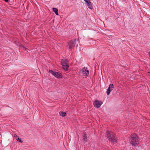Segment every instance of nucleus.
Here are the masks:
<instances>
[{
    "instance_id": "nucleus-1",
    "label": "nucleus",
    "mask_w": 150,
    "mask_h": 150,
    "mask_svg": "<svg viewBox=\"0 0 150 150\" xmlns=\"http://www.w3.org/2000/svg\"><path fill=\"white\" fill-rule=\"evenodd\" d=\"M129 140L130 144L132 146H136L139 144V137L135 133L131 134L129 138Z\"/></svg>"
},
{
    "instance_id": "nucleus-2",
    "label": "nucleus",
    "mask_w": 150,
    "mask_h": 150,
    "mask_svg": "<svg viewBox=\"0 0 150 150\" xmlns=\"http://www.w3.org/2000/svg\"><path fill=\"white\" fill-rule=\"evenodd\" d=\"M107 138L113 144H115L117 142V139L115 137V134L112 132H109L107 131L106 132Z\"/></svg>"
},
{
    "instance_id": "nucleus-3",
    "label": "nucleus",
    "mask_w": 150,
    "mask_h": 150,
    "mask_svg": "<svg viewBox=\"0 0 150 150\" xmlns=\"http://www.w3.org/2000/svg\"><path fill=\"white\" fill-rule=\"evenodd\" d=\"M76 43V39L72 40H70L68 43L69 48L71 49L75 47Z\"/></svg>"
},
{
    "instance_id": "nucleus-4",
    "label": "nucleus",
    "mask_w": 150,
    "mask_h": 150,
    "mask_svg": "<svg viewBox=\"0 0 150 150\" xmlns=\"http://www.w3.org/2000/svg\"><path fill=\"white\" fill-rule=\"evenodd\" d=\"M102 104L101 101H99L98 100H96L93 103V105L95 107L97 108L100 107Z\"/></svg>"
},
{
    "instance_id": "nucleus-5",
    "label": "nucleus",
    "mask_w": 150,
    "mask_h": 150,
    "mask_svg": "<svg viewBox=\"0 0 150 150\" xmlns=\"http://www.w3.org/2000/svg\"><path fill=\"white\" fill-rule=\"evenodd\" d=\"M87 68H85L84 67L81 70L83 76H85L86 78L88 76L89 73V71L87 70Z\"/></svg>"
},
{
    "instance_id": "nucleus-6",
    "label": "nucleus",
    "mask_w": 150,
    "mask_h": 150,
    "mask_svg": "<svg viewBox=\"0 0 150 150\" xmlns=\"http://www.w3.org/2000/svg\"><path fill=\"white\" fill-rule=\"evenodd\" d=\"M55 74L56 75H54V76L55 77L58 78H62V75L61 73L55 72Z\"/></svg>"
},
{
    "instance_id": "nucleus-7",
    "label": "nucleus",
    "mask_w": 150,
    "mask_h": 150,
    "mask_svg": "<svg viewBox=\"0 0 150 150\" xmlns=\"http://www.w3.org/2000/svg\"><path fill=\"white\" fill-rule=\"evenodd\" d=\"M68 61L67 59H62L61 61V64L62 65H65L67 66V65L68 64Z\"/></svg>"
},
{
    "instance_id": "nucleus-8",
    "label": "nucleus",
    "mask_w": 150,
    "mask_h": 150,
    "mask_svg": "<svg viewBox=\"0 0 150 150\" xmlns=\"http://www.w3.org/2000/svg\"><path fill=\"white\" fill-rule=\"evenodd\" d=\"M82 138L83 140L86 142L87 141V135L85 133H83L82 134Z\"/></svg>"
},
{
    "instance_id": "nucleus-9",
    "label": "nucleus",
    "mask_w": 150,
    "mask_h": 150,
    "mask_svg": "<svg viewBox=\"0 0 150 150\" xmlns=\"http://www.w3.org/2000/svg\"><path fill=\"white\" fill-rule=\"evenodd\" d=\"M84 1L87 3V6L90 8L91 4L90 0H84Z\"/></svg>"
},
{
    "instance_id": "nucleus-10",
    "label": "nucleus",
    "mask_w": 150,
    "mask_h": 150,
    "mask_svg": "<svg viewBox=\"0 0 150 150\" xmlns=\"http://www.w3.org/2000/svg\"><path fill=\"white\" fill-rule=\"evenodd\" d=\"M59 114L62 117H65L66 116V113L63 112H59Z\"/></svg>"
},
{
    "instance_id": "nucleus-11",
    "label": "nucleus",
    "mask_w": 150,
    "mask_h": 150,
    "mask_svg": "<svg viewBox=\"0 0 150 150\" xmlns=\"http://www.w3.org/2000/svg\"><path fill=\"white\" fill-rule=\"evenodd\" d=\"M63 68L66 71H67L68 70V67H69V66L68 64L67 65V66L65 65H62Z\"/></svg>"
},
{
    "instance_id": "nucleus-12",
    "label": "nucleus",
    "mask_w": 150,
    "mask_h": 150,
    "mask_svg": "<svg viewBox=\"0 0 150 150\" xmlns=\"http://www.w3.org/2000/svg\"><path fill=\"white\" fill-rule=\"evenodd\" d=\"M114 88V86L112 84H110L108 88V89H110V90L112 91V90Z\"/></svg>"
},
{
    "instance_id": "nucleus-13",
    "label": "nucleus",
    "mask_w": 150,
    "mask_h": 150,
    "mask_svg": "<svg viewBox=\"0 0 150 150\" xmlns=\"http://www.w3.org/2000/svg\"><path fill=\"white\" fill-rule=\"evenodd\" d=\"M16 138V139L17 140V141L21 143H22L23 142L21 140V139L19 138L18 137L17 135H15L14 136Z\"/></svg>"
},
{
    "instance_id": "nucleus-14",
    "label": "nucleus",
    "mask_w": 150,
    "mask_h": 150,
    "mask_svg": "<svg viewBox=\"0 0 150 150\" xmlns=\"http://www.w3.org/2000/svg\"><path fill=\"white\" fill-rule=\"evenodd\" d=\"M49 73H50L52 75L54 76V75H56L55 74V72H54V71H53L52 70H50L49 71Z\"/></svg>"
},
{
    "instance_id": "nucleus-15",
    "label": "nucleus",
    "mask_w": 150,
    "mask_h": 150,
    "mask_svg": "<svg viewBox=\"0 0 150 150\" xmlns=\"http://www.w3.org/2000/svg\"><path fill=\"white\" fill-rule=\"evenodd\" d=\"M111 91L110 89L108 88L106 91L107 95H109Z\"/></svg>"
},
{
    "instance_id": "nucleus-16",
    "label": "nucleus",
    "mask_w": 150,
    "mask_h": 150,
    "mask_svg": "<svg viewBox=\"0 0 150 150\" xmlns=\"http://www.w3.org/2000/svg\"><path fill=\"white\" fill-rule=\"evenodd\" d=\"M52 9H53V12L54 13H55V12H56L57 11H58V10L56 8H53Z\"/></svg>"
},
{
    "instance_id": "nucleus-17",
    "label": "nucleus",
    "mask_w": 150,
    "mask_h": 150,
    "mask_svg": "<svg viewBox=\"0 0 150 150\" xmlns=\"http://www.w3.org/2000/svg\"><path fill=\"white\" fill-rule=\"evenodd\" d=\"M22 47H23L24 49L23 50H25V51H26L27 50V48L26 47H24V46H22Z\"/></svg>"
},
{
    "instance_id": "nucleus-18",
    "label": "nucleus",
    "mask_w": 150,
    "mask_h": 150,
    "mask_svg": "<svg viewBox=\"0 0 150 150\" xmlns=\"http://www.w3.org/2000/svg\"><path fill=\"white\" fill-rule=\"evenodd\" d=\"M55 13L57 15H58V16L59 15V14L58 13V11H57L56 12H55Z\"/></svg>"
},
{
    "instance_id": "nucleus-19",
    "label": "nucleus",
    "mask_w": 150,
    "mask_h": 150,
    "mask_svg": "<svg viewBox=\"0 0 150 150\" xmlns=\"http://www.w3.org/2000/svg\"><path fill=\"white\" fill-rule=\"evenodd\" d=\"M6 2H8L9 0H4Z\"/></svg>"
},
{
    "instance_id": "nucleus-20",
    "label": "nucleus",
    "mask_w": 150,
    "mask_h": 150,
    "mask_svg": "<svg viewBox=\"0 0 150 150\" xmlns=\"http://www.w3.org/2000/svg\"><path fill=\"white\" fill-rule=\"evenodd\" d=\"M149 73H150V72H149Z\"/></svg>"
}]
</instances>
